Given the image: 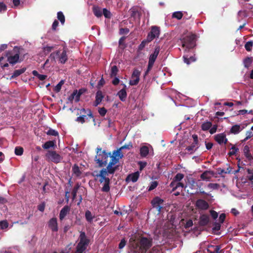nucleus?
I'll return each mask as SVG.
<instances>
[{"label":"nucleus","instance_id":"obj_1","mask_svg":"<svg viewBox=\"0 0 253 253\" xmlns=\"http://www.w3.org/2000/svg\"><path fill=\"white\" fill-rule=\"evenodd\" d=\"M153 239L150 236H140L136 241L130 243L129 253H164L160 246L153 245Z\"/></svg>","mask_w":253,"mask_h":253},{"label":"nucleus","instance_id":"obj_2","mask_svg":"<svg viewBox=\"0 0 253 253\" xmlns=\"http://www.w3.org/2000/svg\"><path fill=\"white\" fill-rule=\"evenodd\" d=\"M22 50H23V48L16 46L12 50L6 52L5 56L7 57V61L8 62L9 64L13 65L23 61L25 55L20 56Z\"/></svg>","mask_w":253,"mask_h":253},{"label":"nucleus","instance_id":"obj_3","mask_svg":"<svg viewBox=\"0 0 253 253\" xmlns=\"http://www.w3.org/2000/svg\"><path fill=\"white\" fill-rule=\"evenodd\" d=\"M101 148H96V155L95 157L94 161L98 164L99 168H103L108 164V159L111 158V153H107L106 151H101Z\"/></svg>","mask_w":253,"mask_h":253},{"label":"nucleus","instance_id":"obj_4","mask_svg":"<svg viewBox=\"0 0 253 253\" xmlns=\"http://www.w3.org/2000/svg\"><path fill=\"white\" fill-rule=\"evenodd\" d=\"M123 157V154L121 150L119 148L113 151L112 155H111V160L107 165V168L109 170L110 174H114L117 169V167H113L118 163L119 160Z\"/></svg>","mask_w":253,"mask_h":253},{"label":"nucleus","instance_id":"obj_5","mask_svg":"<svg viewBox=\"0 0 253 253\" xmlns=\"http://www.w3.org/2000/svg\"><path fill=\"white\" fill-rule=\"evenodd\" d=\"M109 173L108 169L103 168L99 172L98 174L96 175L97 177H99V180L100 183H104L103 186L102 187L101 191L104 192H108L110 191V179L106 176Z\"/></svg>","mask_w":253,"mask_h":253},{"label":"nucleus","instance_id":"obj_6","mask_svg":"<svg viewBox=\"0 0 253 253\" xmlns=\"http://www.w3.org/2000/svg\"><path fill=\"white\" fill-rule=\"evenodd\" d=\"M182 46L184 48L185 51H188L193 49L196 45V35L191 34L185 36L180 39Z\"/></svg>","mask_w":253,"mask_h":253},{"label":"nucleus","instance_id":"obj_7","mask_svg":"<svg viewBox=\"0 0 253 253\" xmlns=\"http://www.w3.org/2000/svg\"><path fill=\"white\" fill-rule=\"evenodd\" d=\"M89 242V239L87 238L85 232H80L79 242L76 247V253H83L86 250Z\"/></svg>","mask_w":253,"mask_h":253},{"label":"nucleus","instance_id":"obj_8","mask_svg":"<svg viewBox=\"0 0 253 253\" xmlns=\"http://www.w3.org/2000/svg\"><path fill=\"white\" fill-rule=\"evenodd\" d=\"M164 200L158 196L154 197L151 202L153 208L157 211L158 214H160L162 212V210L164 208Z\"/></svg>","mask_w":253,"mask_h":253},{"label":"nucleus","instance_id":"obj_9","mask_svg":"<svg viewBox=\"0 0 253 253\" xmlns=\"http://www.w3.org/2000/svg\"><path fill=\"white\" fill-rule=\"evenodd\" d=\"M45 156L49 161L56 164L60 162L62 159V157L54 151H48Z\"/></svg>","mask_w":253,"mask_h":253},{"label":"nucleus","instance_id":"obj_10","mask_svg":"<svg viewBox=\"0 0 253 253\" xmlns=\"http://www.w3.org/2000/svg\"><path fill=\"white\" fill-rule=\"evenodd\" d=\"M160 33V28L154 26L151 27V31L148 33L147 37V41L148 42H150L155 38H158L159 36Z\"/></svg>","mask_w":253,"mask_h":253},{"label":"nucleus","instance_id":"obj_11","mask_svg":"<svg viewBox=\"0 0 253 253\" xmlns=\"http://www.w3.org/2000/svg\"><path fill=\"white\" fill-rule=\"evenodd\" d=\"M140 72L137 69H134L129 81V84L131 85H137L140 80Z\"/></svg>","mask_w":253,"mask_h":253},{"label":"nucleus","instance_id":"obj_12","mask_svg":"<svg viewBox=\"0 0 253 253\" xmlns=\"http://www.w3.org/2000/svg\"><path fill=\"white\" fill-rule=\"evenodd\" d=\"M56 54L58 58L59 62L62 64H64L68 60V56L67 55V50L65 48H63L62 51L57 50Z\"/></svg>","mask_w":253,"mask_h":253},{"label":"nucleus","instance_id":"obj_13","mask_svg":"<svg viewBox=\"0 0 253 253\" xmlns=\"http://www.w3.org/2000/svg\"><path fill=\"white\" fill-rule=\"evenodd\" d=\"M193 142L189 146L187 147L186 150L190 154L193 153L196 150V146L198 144V137L196 134L192 135Z\"/></svg>","mask_w":253,"mask_h":253},{"label":"nucleus","instance_id":"obj_14","mask_svg":"<svg viewBox=\"0 0 253 253\" xmlns=\"http://www.w3.org/2000/svg\"><path fill=\"white\" fill-rule=\"evenodd\" d=\"M195 205L198 209L202 210H207L209 207L208 202L203 199L197 200Z\"/></svg>","mask_w":253,"mask_h":253},{"label":"nucleus","instance_id":"obj_15","mask_svg":"<svg viewBox=\"0 0 253 253\" xmlns=\"http://www.w3.org/2000/svg\"><path fill=\"white\" fill-rule=\"evenodd\" d=\"M48 225L52 232L58 231V227L56 218H51L48 222Z\"/></svg>","mask_w":253,"mask_h":253},{"label":"nucleus","instance_id":"obj_16","mask_svg":"<svg viewBox=\"0 0 253 253\" xmlns=\"http://www.w3.org/2000/svg\"><path fill=\"white\" fill-rule=\"evenodd\" d=\"M245 128L244 125H234L232 126L230 130V133L231 134H237Z\"/></svg>","mask_w":253,"mask_h":253},{"label":"nucleus","instance_id":"obj_17","mask_svg":"<svg viewBox=\"0 0 253 253\" xmlns=\"http://www.w3.org/2000/svg\"><path fill=\"white\" fill-rule=\"evenodd\" d=\"M214 172L212 170H206L200 175V178L203 180L209 181L214 176Z\"/></svg>","mask_w":253,"mask_h":253},{"label":"nucleus","instance_id":"obj_18","mask_svg":"<svg viewBox=\"0 0 253 253\" xmlns=\"http://www.w3.org/2000/svg\"><path fill=\"white\" fill-rule=\"evenodd\" d=\"M70 207L69 206H65L60 211L59 213V219L61 221L63 220L65 216L69 213Z\"/></svg>","mask_w":253,"mask_h":253},{"label":"nucleus","instance_id":"obj_19","mask_svg":"<svg viewBox=\"0 0 253 253\" xmlns=\"http://www.w3.org/2000/svg\"><path fill=\"white\" fill-rule=\"evenodd\" d=\"M160 46H156L154 52L150 55L149 58V61L150 62H152L153 63H155L157 57L160 52Z\"/></svg>","mask_w":253,"mask_h":253},{"label":"nucleus","instance_id":"obj_20","mask_svg":"<svg viewBox=\"0 0 253 253\" xmlns=\"http://www.w3.org/2000/svg\"><path fill=\"white\" fill-rule=\"evenodd\" d=\"M210 221V217L208 215L202 214L200 216L199 219V224L201 226H206Z\"/></svg>","mask_w":253,"mask_h":253},{"label":"nucleus","instance_id":"obj_21","mask_svg":"<svg viewBox=\"0 0 253 253\" xmlns=\"http://www.w3.org/2000/svg\"><path fill=\"white\" fill-rule=\"evenodd\" d=\"M221 246L220 245H211L207 248V251L209 253H220L222 251L220 250Z\"/></svg>","mask_w":253,"mask_h":253},{"label":"nucleus","instance_id":"obj_22","mask_svg":"<svg viewBox=\"0 0 253 253\" xmlns=\"http://www.w3.org/2000/svg\"><path fill=\"white\" fill-rule=\"evenodd\" d=\"M103 98L104 95H103L102 91L98 90L96 93L95 100L94 102V106H98L101 102Z\"/></svg>","mask_w":253,"mask_h":253},{"label":"nucleus","instance_id":"obj_23","mask_svg":"<svg viewBox=\"0 0 253 253\" xmlns=\"http://www.w3.org/2000/svg\"><path fill=\"white\" fill-rule=\"evenodd\" d=\"M243 153L248 161H251L253 160V157L250 153V147L248 145H245L243 148Z\"/></svg>","mask_w":253,"mask_h":253},{"label":"nucleus","instance_id":"obj_24","mask_svg":"<svg viewBox=\"0 0 253 253\" xmlns=\"http://www.w3.org/2000/svg\"><path fill=\"white\" fill-rule=\"evenodd\" d=\"M126 86L125 85V87L118 91L117 93V95L119 96V99L123 102L126 101L127 97V93L126 91Z\"/></svg>","mask_w":253,"mask_h":253},{"label":"nucleus","instance_id":"obj_25","mask_svg":"<svg viewBox=\"0 0 253 253\" xmlns=\"http://www.w3.org/2000/svg\"><path fill=\"white\" fill-rule=\"evenodd\" d=\"M226 134L224 133H218L214 135V140L220 145L223 143V139L225 138Z\"/></svg>","mask_w":253,"mask_h":253},{"label":"nucleus","instance_id":"obj_26","mask_svg":"<svg viewBox=\"0 0 253 253\" xmlns=\"http://www.w3.org/2000/svg\"><path fill=\"white\" fill-rule=\"evenodd\" d=\"M84 113V114H86L87 116L92 119V121L93 122V123H94V126H95L96 125V122H95V119H94V116L92 114V113L91 111V110L90 109H87V110H86L85 109H82L80 111V113Z\"/></svg>","mask_w":253,"mask_h":253},{"label":"nucleus","instance_id":"obj_27","mask_svg":"<svg viewBox=\"0 0 253 253\" xmlns=\"http://www.w3.org/2000/svg\"><path fill=\"white\" fill-rule=\"evenodd\" d=\"M184 61L187 65H189L191 62H195L196 60V58L195 57V55L194 56H189L187 55H185L183 57Z\"/></svg>","mask_w":253,"mask_h":253},{"label":"nucleus","instance_id":"obj_28","mask_svg":"<svg viewBox=\"0 0 253 253\" xmlns=\"http://www.w3.org/2000/svg\"><path fill=\"white\" fill-rule=\"evenodd\" d=\"M26 70V68H23L21 69H18V70H15L12 75L11 76V79H14L17 77H18L19 76H20V75H21L22 74L24 73Z\"/></svg>","mask_w":253,"mask_h":253},{"label":"nucleus","instance_id":"obj_29","mask_svg":"<svg viewBox=\"0 0 253 253\" xmlns=\"http://www.w3.org/2000/svg\"><path fill=\"white\" fill-rule=\"evenodd\" d=\"M248 16V14L246 10H240L238 12L237 20L238 22H240L244 18Z\"/></svg>","mask_w":253,"mask_h":253},{"label":"nucleus","instance_id":"obj_30","mask_svg":"<svg viewBox=\"0 0 253 253\" xmlns=\"http://www.w3.org/2000/svg\"><path fill=\"white\" fill-rule=\"evenodd\" d=\"M139 176V172L138 171L135 172L132 174H129L127 178H130V180L133 182H135L137 181Z\"/></svg>","mask_w":253,"mask_h":253},{"label":"nucleus","instance_id":"obj_31","mask_svg":"<svg viewBox=\"0 0 253 253\" xmlns=\"http://www.w3.org/2000/svg\"><path fill=\"white\" fill-rule=\"evenodd\" d=\"M149 148L146 146H143L140 148V154L141 157H145L149 153Z\"/></svg>","mask_w":253,"mask_h":253},{"label":"nucleus","instance_id":"obj_32","mask_svg":"<svg viewBox=\"0 0 253 253\" xmlns=\"http://www.w3.org/2000/svg\"><path fill=\"white\" fill-rule=\"evenodd\" d=\"M212 126V123L211 122L207 121L202 124L201 128L204 131H207Z\"/></svg>","mask_w":253,"mask_h":253},{"label":"nucleus","instance_id":"obj_33","mask_svg":"<svg viewBox=\"0 0 253 253\" xmlns=\"http://www.w3.org/2000/svg\"><path fill=\"white\" fill-rule=\"evenodd\" d=\"M253 62L252 57H247L244 59L243 63L245 68H248Z\"/></svg>","mask_w":253,"mask_h":253},{"label":"nucleus","instance_id":"obj_34","mask_svg":"<svg viewBox=\"0 0 253 253\" xmlns=\"http://www.w3.org/2000/svg\"><path fill=\"white\" fill-rule=\"evenodd\" d=\"M72 171L76 176H80L81 171L80 169L79 166L77 164H75L72 167Z\"/></svg>","mask_w":253,"mask_h":253},{"label":"nucleus","instance_id":"obj_35","mask_svg":"<svg viewBox=\"0 0 253 253\" xmlns=\"http://www.w3.org/2000/svg\"><path fill=\"white\" fill-rule=\"evenodd\" d=\"M93 12L94 14L97 17H100L102 15L101 9L98 6L93 7Z\"/></svg>","mask_w":253,"mask_h":253},{"label":"nucleus","instance_id":"obj_36","mask_svg":"<svg viewBox=\"0 0 253 253\" xmlns=\"http://www.w3.org/2000/svg\"><path fill=\"white\" fill-rule=\"evenodd\" d=\"M55 142L53 141H46L44 144L42 145V148L44 149H48L51 147H53L55 146Z\"/></svg>","mask_w":253,"mask_h":253},{"label":"nucleus","instance_id":"obj_37","mask_svg":"<svg viewBox=\"0 0 253 253\" xmlns=\"http://www.w3.org/2000/svg\"><path fill=\"white\" fill-rule=\"evenodd\" d=\"M85 217L86 220L89 223L92 221L94 216H92L90 211L87 210L85 212Z\"/></svg>","mask_w":253,"mask_h":253},{"label":"nucleus","instance_id":"obj_38","mask_svg":"<svg viewBox=\"0 0 253 253\" xmlns=\"http://www.w3.org/2000/svg\"><path fill=\"white\" fill-rule=\"evenodd\" d=\"M119 72V70L117 66L114 65L111 68L110 76L111 77H116Z\"/></svg>","mask_w":253,"mask_h":253},{"label":"nucleus","instance_id":"obj_39","mask_svg":"<svg viewBox=\"0 0 253 253\" xmlns=\"http://www.w3.org/2000/svg\"><path fill=\"white\" fill-rule=\"evenodd\" d=\"M24 149L22 147L17 146L15 148L14 153L16 155L21 156L23 154Z\"/></svg>","mask_w":253,"mask_h":253},{"label":"nucleus","instance_id":"obj_40","mask_svg":"<svg viewBox=\"0 0 253 253\" xmlns=\"http://www.w3.org/2000/svg\"><path fill=\"white\" fill-rule=\"evenodd\" d=\"M57 18L60 21L62 24H64L65 21V16L62 12H57Z\"/></svg>","mask_w":253,"mask_h":253},{"label":"nucleus","instance_id":"obj_41","mask_svg":"<svg viewBox=\"0 0 253 253\" xmlns=\"http://www.w3.org/2000/svg\"><path fill=\"white\" fill-rule=\"evenodd\" d=\"M130 16L134 18H135L136 17H138L139 18L140 16V13L135 9H130Z\"/></svg>","mask_w":253,"mask_h":253},{"label":"nucleus","instance_id":"obj_42","mask_svg":"<svg viewBox=\"0 0 253 253\" xmlns=\"http://www.w3.org/2000/svg\"><path fill=\"white\" fill-rule=\"evenodd\" d=\"M239 149L237 148L235 145H233L230 149V152L228 153V155L231 156L236 154L239 151Z\"/></svg>","mask_w":253,"mask_h":253},{"label":"nucleus","instance_id":"obj_43","mask_svg":"<svg viewBox=\"0 0 253 253\" xmlns=\"http://www.w3.org/2000/svg\"><path fill=\"white\" fill-rule=\"evenodd\" d=\"M183 16V13L181 11H176L173 13L172 17V18H176L178 20H180Z\"/></svg>","mask_w":253,"mask_h":253},{"label":"nucleus","instance_id":"obj_44","mask_svg":"<svg viewBox=\"0 0 253 253\" xmlns=\"http://www.w3.org/2000/svg\"><path fill=\"white\" fill-rule=\"evenodd\" d=\"M64 82L61 80L54 87V91L56 92H58L60 91L62 85L64 84Z\"/></svg>","mask_w":253,"mask_h":253},{"label":"nucleus","instance_id":"obj_45","mask_svg":"<svg viewBox=\"0 0 253 253\" xmlns=\"http://www.w3.org/2000/svg\"><path fill=\"white\" fill-rule=\"evenodd\" d=\"M253 45V42L252 41H249L247 42L245 45V48L248 51H250L252 50Z\"/></svg>","mask_w":253,"mask_h":253},{"label":"nucleus","instance_id":"obj_46","mask_svg":"<svg viewBox=\"0 0 253 253\" xmlns=\"http://www.w3.org/2000/svg\"><path fill=\"white\" fill-rule=\"evenodd\" d=\"M8 226V222L5 220H2L0 221V229L3 230L7 228Z\"/></svg>","mask_w":253,"mask_h":253},{"label":"nucleus","instance_id":"obj_47","mask_svg":"<svg viewBox=\"0 0 253 253\" xmlns=\"http://www.w3.org/2000/svg\"><path fill=\"white\" fill-rule=\"evenodd\" d=\"M247 177L249 180H253V169H247Z\"/></svg>","mask_w":253,"mask_h":253},{"label":"nucleus","instance_id":"obj_48","mask_svg":"<svg viewBox=\"0 0 253 253\" xmlns=\"http://www.w3.org/2000/svg\"><path fill=\"white\" fill-rule=\"evenodd\" d=\"M158 185V183L156 181H152L150 183V185L148 188V191H150L154 189L157 187Z\"/></svg>","mask_w":253,"mask_h":253},{"label":"nucleus","instance_id":"obj_49","mask_svg":"<svg viewBox=\"0 0 253 253\" xmlns=\"http://www.w3.org/2000/svg\"><path fill=\"white\" fill-rule=\"evenodd\" d=\"M184 177V174L181 173H178L176 174V175L174 177L173 180L176 181V182H179L181 180H182Z\"/></svg>","mask_w":253,"mask_h":253},{"label":"nucleus","instance_id":"obj_50","mask_svg":"<svg viewBox=\"0 0 253 253\" xmlns=\"http://www.w3.org/2000/svg\"><path fill=\"white\" fill-rule=\"evenodd\" d=\"M47 134L49 135H52L56 136L58 135V133L57 131L50 128L47 132Z\"/></svg>","mask_w":253,"mask_h":253},{"label":"nucleus","instance_id":"obj_51","mask_svg":"<svg viewBox=\"0 0 253 253\" xmlns=\"http://www.w3.org/2000/svg\"><path fill=\"white\" fill-rule=\"evenodd\" d=\"M4 60V57L3 56L0 57V66L2 69H4V67H7L9 66V64L7 62V61L4 62V63H2V61Z\"/></svg>","mask_w":253,"mask_h":253},{"label":"nucleus","instance_id":"obj_52","mask_svg":"<svg viewBox=\"0 0 253 253\" xmlns=\"http://www.w3.org/2000/svg\"><path fill=\"white\" fill-rule=\"evenodd\" d=\"M253 136V133L251 131H248L246 132V137L245 138V139L242 140V142H245L247 140H248L249 139L251 138Z\"/></svg>","mask_w":253,"mask_h":253},{"label":"nucleus","instance_id":"obj_53","mask_svg":"<svg viewBox=\"0 0 253 253\" xmlns=\"http://www.w3.org/2000/svg\"><path fill=\"white\" fill-rule=\"evenodd\" d=\"M107 111V109L104 107L99 108L98 109V113L102 117L106 115Z\"/></svg>","mask_w":253,"mask_h":253},{"label":"nucleus","instance_id":"obj_54","mask_svg":"<svg viewBox=\"0 0 253 253\" xmlns=\"http://www.w3.org/2000/svg\"><path fill=\"white\" fill-rule=\"evenodd\" d=\"M221 225L220 223L214 222L213 224V227L212 230L213 231H219L220 229Z\"/></svg>","mask_w":253,"mask_h":253},{"label":"nucleus","instance_id":"obj_55","mask_svg":"<svg viewBox=\"0 0 253 253\" xmlns=\"http://www.w3.org/2000/svg\"><path fill=\"white\" fill-rule=\"evenodd\" d=\"M237 159L238 160V164H238V169L237 170L232 171V173H234V174H236V173H238L240 169L241 168H242L240 165L241 164H242L243 162L241 161L240 159H238L237 158Z\"/></svg>","mask_w":253,"mask_h":253},{"label":"nucleus","instance_id":"obj_56","mask_svg":"<svg viewBox=\"0 0 253 253\" xmlns=\"http://www.w3.org/2000/svg\"><path fill=\"white\" fill-rule=\"evenodd\" d=\"M7 10L6 5L2 2H0V12H3Z\"/></svg>","mask_w":253,"mask_h":253},{"label":"nucleus","instance_id":"obj_57","mask_svg":"<svg viewBox=\"0 0 253 253\" xmlns=\"http://www.w3.org/2000/svg\"><path fill=\"white\" fill-rule=\"evenodd\" d=\"M133 147L131 142H129L127 144H125L124 146L121 147L120 149L122 150L124 149H130Z\"/></svg>","mask_w":253,"mask_h":253},{"label":"nucleus","instance_id":"obj_58","mask_svg":"<svg viewBox=\"0 0 253 253\" xmlns=\"http://www.w3.org/2000/svg\"><path fill=\"white\" fill-rule=\"evenodd\" d=\"M79 188V186L75 187L72 192V195L73 197V200H74L77 196V191Z\"/></svg>","mask_w":253,"mask_h":253},{"label":"nucleus","instance_id":"obj_59","mask_svg":"<svg viewBox=\"0 0 253 253\" xmlns=\"http://www.w3.org/2000/svg\"><path fill=\"white\" fill-rule=\"evenodd\" d=\"M208 186L211 189H218L219 185L217 183H210L208 184Z\"/></svg>","mask_w":253,"mask_h":253},{"label":"nucleus","instance_id":"obj_60","mask_svg":"<svg viewBox=\"0 0 253 253\" xmlns=\"http://www.w3.org/2000/svg\"><path fill=\"white\" fill-rule=\"evenodd\" d=\"M126 242L125 238L122 239L119 244V248L120 249H123L126 246Z\"/></svg>","mask_w":253,"mask_h":253},{"label":"nucleus","instance_id":"obj_61","mask_svg":"<svg viewBox=\"0 0 253 253\" xmlns=\"http://www.w3.org/2000/svg\"><path fill=\"white\" fill-rule=\"evenodd\" d=\"M77 92V90H74L73 92V93L68 97V100L70 102H72L73 100L75 99V95Z\"/></svg>","mask_w":253,"mask_h":253},{"label":"nucleus","instance_id":"obj_62","mask_svg":"<svg viewBox=\"0 0 253 253\" xmlns=\"http://www.w3.org/2000/svg\"><path fill=\"white\" fill-rule=\"evenodd\" d=\"M147 42H148L147 41H143L138 46V50H142L146 46Z\"/></svg>","mask_w":253,"mask_h":253},{"label":"nucleus","instance_id":"obj_63","mask_svg":"<svg viewBox=\"0 0 253 253\" xmlns=\"http://www.w3.org/2000/svg\"><path fill=\"white\" fill-rule=\"evenodd\" d=\"M102 13L106 18H109L110 17V12L106 8H103Z\"/></svg>","mask_w":253,"mask_h":253},{"label":"nucleus","instance_id":"obj_64","mask_svg":"<svg viewBox=\"0 0 253 253\" xmlns=\"http://www.w3.org/2000/svg\"><path fill=\"white\" fill-rule=\"evenodd\" d=\"M45 206V203L43 202L38 206V209L40 211L43 212L44 210Z\"/></svg>","mask_w":253,"mask_h":253}]
</instances>
